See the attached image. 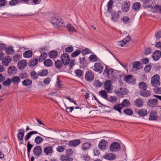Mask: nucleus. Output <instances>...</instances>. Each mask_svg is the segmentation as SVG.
Segmentation results:
<instances>
[{
    "mask_svg": "<svg viewBox=\"0 0 161 161\" xmlns=\"http://www.w3.org/2000/svg\"><path fill=\"white\" fill-rule=\"evenodd\" d=\"M52 23L55 28L64 26L63 21L60 17L53 18L52 20Z\"/></svg>",
    "mask_w": 161,
    "mask_h": 161,
    "instance_id": "1",
    "label": "nucleus"
},
{
    "mask_svg": "<svg viewBox=\"0 0 161 161\" xmlns=\"http://www.w3.org/2000/svg\"><path fill=\"white\" fill-rule=\"evenodd\" d=\"M160 77L158 75L156 74L154 75L151 79V83L152 85L155 87L158 86L160 85L159 81Z\"/></svg>",
    "mask_w": 161,
    "mask_h": 161,
    "instance_id": "2",
    "label": "nucleus"
},
{
    "mask_svg": "<svg viewBox=\"0 0 161 161\" xmlns=\"http://www.w3.org/2000/svg\"><path fill=\"white\" fill-rule=\"evenodd\" d=\"M61 58L64 65L66 66L69 64L70 58L68 54L66 53H64L61 55Z\"/></svg>",
    "mask_w": 161,
    "mask_h": 161,
    "instance_id": "3",
    "label": "nucleus"
},
{
    "mask_svg": "<svg viewBox=\"0 0 161 161\" xmlns=\"http://www.w3.org/2000/svg\"><path fill=\"white\" fill-rule=\"evenodd\" d=\"M120 149V145L118 142H113L110 145V150L112 152L118 151Z\"/></svg>",
    "mask_w": 161,
    "mask_h": 161,
    "instance_id": "4",
    "label": "nucleus"
},
{
    "mask_svg": "<svg viewBox=\"0 0 161 161\" xmlns=\"http://www.w3.org/2000/svg\"><path fill=\"white\" fill-rule=\"evenodd\" d=\"M93 70L95 71L98 72L99 73H102L103 70V64L99 62L95 63L94 65V68Z\"/></svg>",
    "mask_w": 161,
    "mask_h": 161,
    "instance_id": "5",
    "label": "nucleus"
},
{
    "mask_svg": "<svg viewBox=\"0 0 161 161\" xmlns=\"http://www.w3.org/2000/svg\"><path fill=\"white\" fill-rule=\"evenodd\" d=\"M94 73L90 70L87 71L85 76L86 80L89 82L92 81L94 79Z\"/></svg>",
    "mask_w": 161,
    "mask_h": 161,
    "instance_id": "6",
    "label": "nucleus"
},
{
    "mask_svg": "<svg viewBox=\"0 0 161 161\" xmlns=\"http://www.w3.org/2000/svg\"><path fill=\"white\" fill-rule=\"evenodd\" d=\"M121 13L119 11H114L111 14V20L114 22H118L119 18V13Z\"/></svg>",
    "mask_w": 161,
    "mask_h": 161,
    "instance_id": "7",
    "label": "nucleus"
},
{
    "mask_svg": "<svg viewBox=\"0 0 161 161\" xmlns=\"http://www.w3.org/2000/svg\"><path fill=\"white\" fill-rule=\"evenodd\" d=\"M107 144L108 142L107 141L102 140L98 144V147L101 150L106 149L107 148Z\"/></svg>",
    "mask_w": 161,
    "mask_h": 161,
    "instance_id": "8",
    "label": "nucleus"
},
{
    "mask_svg": "<svg viewBox=\"0 0 161 161\" xmlns=\"http://www.w3.org/2000/svg\"><path fill=\"white\" fill-rule=\"evenodd\" d=\"M33 152L36 156H39L42 154V149L40 146H37L34 147Z\"/></svg>",
    "mask_w": 161,
    "mask_h": 161,
    "instance_id": "9",
    "label": "nucleus"
},
{
    "mask_svg": "<svg viewBox=\"0 0 161 161\" xmlns=\"http://www.w3.org/2000/svg\"><path fill=\"white\" fill-rule=\"evenodd\" d=\"M158 118V114L157 112L154 110H152L151 111L149 118L150 121H155Z\"/></svg>",
    "mask_w": 161,
    "mask_h": 161,
    "instance_id": "10",
    "label": "nucleus"
},
{
    "mask_svg": "<svg viewBox=\"0 0 161 161\" xmlns=\"http://www.w3.org/2000/svg\"><path fill=\"white\" fill-rule=\"evenodd\" d=\"M105 89L106 90L107 92L109 93H111L112 91V88L111 87V83L110 80H107L104 83Z\"/></svg>",
    "mask_w": 161,
    "mask_h": 161,
    "instance_id": "11",
    "label": "nucleus"
},
{
    "mask_svg": "<svg viewBox=\"0 0 161 161\" xmlns=\"http://www.w3.org/2000/svg\"><path fill=\"white\" fill-rule=\"evenodd\" d=\"M103 158L108 160H113L115 159L116 156L112 153H107L103 155Z\"/></svg>",
    "mask_w": 161,
    "mask_h": 161,
    "instance_id": "12",
    "label": "nucleus"
},
{
    "mask_svg": "<svg viewBox=\"0 0 161 161\" xmlns=\"http://www.w3.org/2000/svg\"><path fill=\"white\" fill-rule=\"evenodd\" d=\"M18 131L19 133L17 134V139L19 141H22L24 136L25 130L22 129H19Z\"/></svg>",
    "mask_w": 161,
    "mask_h": 161,
    "instance_id": "13",
    "label": "nucleus"
},
{
    "mask_svg": "<svg viewBox=\"0 0 161 161\" xmlns=\"http://www.w3.org/2000/svg\"><path fill=\"white\" fill-rule=\"evenodd\" d=\"M80 139H76L69 142L68 145L70 147H76L80 143Z\"/></svg>",
    "mask_w": 161,
    "mask_h": 161,
    "instance_id": "14",
    "label": "nucleus"
},
{
    "mask_svg": "<svg viewBox=\"0 0 161 161\" xmlns=\"http://www.w3.org/2000/svg\"><path fill=\"white\" fill-rule=\"evenodd\" d=\"M124 80L126 82L132 84H134L135 82V79L131 75H126L124 79Z\"/></svg>",
    "mask_w": 161,
    "mask_h": 161,
    "instance_id": "15",
    "label": "nucleus"
},
{
    "mask_svg": "<svg viewBox=\"0 0 161 161\" xmlns=\"http://www.w3.org/2000/svg\"><path fill=\"white\" fill-rule=\"evenodd\" d=\"M161 52L159 50L156 51L153 53V59L155 61L158 60L160 58Z\"/></svg>",
    "mask_w": 161,
    "mask_h": 161,
    "instance_id": "16",
    "label": "nucleus"
},
{
    "mask_svg": "<svg viewBox=\"0 0 161 161\" xmlns=\"http://www.w3.org/2000/svg\"><path fill=\"white\" fill-rule=\"evenodd\" d=\"M36 134L39 133L36 131H31L27 133L25 137L24 140L25 142H27L31 138L32 135Z\"/></svg>",
    "mask_w": 161,
    "mask_h": 161,
    "instance_id": "17",
    "label": "nucleus"
},
{
    "mask_svg": "<svg viewBox=\"0 0 161 161\" xmlns=\"http://www.w3.org/2000/svg\"><path fill=\"white\" fill-rule=\"evenodd\" d=\"M27 65V63L25 60H22L19 61L18 63V66L19 68L20 69H23Z\"/></svg>",
    "mask_w": 161,
    "mask_h": 161,
    "instance_id": "18",
    "label": "nucleus"
},
{
    "mask_svg": "<svg viewBox=\"0 0 161 161\" xmlns=\"http://www.w3.org/2000/svg\"><path fill=\"white\" fill-rule=\"evenodd\" d=\"M44 153L46 155H49L53 152V147L47 146L44 149Z\"/></svg>",
    "mask_w": 161,
    "mask_h": 161,
    "instance_id": "19",
    "label": "nucleus"
},
{
    "mask_svg": "<svg viewBox=\"0 0 161 161\" xmlns=\"http://www.w3.org/2000/svg\"><path fill=\"white\" fill-rule=\"evenodd\" d=\"M158 100L157 99H150L148 101V104L151 107H154L158 104Z\"/></svg>",
    "mask_w": 161,
    "mask_h": 161,
    "instance_id": "20",
    "label": "nucleus"
},
{
    "mask_svg": "<svg viewBox=\"0 0 161 161\" xmlns=\"http://www.w3.org/2000/svg\"><path fill=\"white\" fill-rule=\"evenodd\" d=\"M141 6V5L139 2H135L132 5V10L133 11H138Z\"/></svg>",
    "mask_w": 161,
    "mask_h": 161,
    "instance_id": "21",
    "label": "nucleus"
},
{
    "mask_svg": "<svg viewBox=\"0 0 161 161\" xmlns=\"http://www.w3.org/2000/svg\"><path fill=\"white\" fill-rule=\"evenodd\" d=\"M140 94L142 96L145 97H148L151 94L150 92L146 89L141 90L140 92Z\"/></svg>",
    "mask_w": 161,
    "mask_h": 161,
    "instance_id": "22",
    "label": "nucleus"
},
{
    "mask_svg": "<svg viewBox=\"0 0 161 161\" xmlns=\"http://www.w3.org/2000/svg\"><path fill=\"white\" fill-rule=\"evenodd\" d=\"M130 3L128 2H124V5L122 7V10L124 12H128L130 9Z\"/></svg>",
    "mask_w": 161,
    "mask_h": 161,
    "instance_id": "23",
    "label": "nucleus"
},
{
    "mask_svg": "<svg viewBox=\"0 0 161 161\" xmlns=\"http://www.w3.org/2000/svg\"><path fill=\"white\" fill-rule=\"evenodd\" d=\"M38 62L37 58H33L31 59L29 62V65L30 67H33L36 65Z\"/></svg>",
    "mask_w": 161,
    "mask_h": 161,
    "instance_id": "24",
    "label": "nucleus"
},
{
    "mask_svg": "<svg viewBox=\"0 0 161 161\" xmlns=\"http://www.w3.org/2000/svg\"><path fill=\"white\" fill-rule=\"evenodd\" d=\"M137 113L140 116L144 117L147 114V112L146 109H143L139 110Z\"/></svg>",
    "mask_w": 161,
    "mask_h": 161,
    "instance_id": "25",
    "label": "nucleus"
},
{
    "mask_svg": "<svg viewBox=\"0 0 161 161\" xmlns=\"http://www.w3.org/2000/svg\"><path fill=\"white\" fill-rule=\"evenodd\" d=\"M17 72V69L14 66L9 67L8 69V73L10 75H14Z\"/></svg>",
    "mask_w": 161,
    "mask_h": 161,
    "instance_id": "26",
    "label": "nucleus"
},
{
    "mask_svg": "<svg viewBox=\"0 0 161 161\" xmlns=\"http://www.w3.org/2000/svg\"><path fill=\"white\" fill-rule=\"evenodd\" d=\"M66 27L68 30V31L70 33H73L76 31V30L75 28L69 23L67 24Z\"/></svg>",
    "mask_w": 161,
    "mask_h": 161,
    "instance_id": "27",
    "label": "nucleus"
},
{
    "mask_svg": "<svg viewBox=\"0 0 161 161\" xmlns=\"http://www.w3.org/2000/svg\"><path fill=\"white\" fill-rule=\"evenodd\" d=\"M91 147V144L88 142L84 143L82 146V149L83 151L88 150Z\"/></svg>",
    "mask_w": 161,
    "mask_h": 161,
    "instance_id": "28",
    "label": "nucleus"
},
{
    "mask_svg": "<svg viewBox=\"0 0 161 161\" xmlns=\"http://www.w3.org/2000/svg\"><path fill=\"white\" fill-rule=\"evenodd\" d=\"M44 64L45 66L50 67L53 65V62L50 59H47L44 60Z\"/></svg>",
    "mask_w": 161,
    "mask_h": 161,
    "instance_id": "29",
    "label": "nucleus"
},
{
    "mask_svg": "<svg viewBox=\"0 0 161 161\" xmlns=\"http://www.w3.org/2000/svg\"><path fill=\"white\" fill-rule=\"evenodd\" d=\"M48 55L50 58H55L57 56L58 52L55 50L51 51L49 53Z\"/></svg>",
    "mask_w": 161,
    "mask_h": 161,
    "instance_id": "30",
    "label": "nucleus"
},
{
    "mask_svg": "<svg viewBox=\"0 0 161 161\" xmlns=\"http://www.w3.org/2000/svg\"><path fill=\"white\" fill-rule=\"evenodd\" d=\"M23 55L24 58H31L32 56V52L31 50H27L23 53Z\"/></svg>",
    "mask_w": 161,
    "mask_h": 161,
    "instance_id": "31",
    "label": "nucleus"
},
{
    "mask_svg": "<svg viewBox=\"0 0 161 161\" xmlns=\"http://www.w3.org/2000/svg\"><path fill=\"white\" fill-rule=\"evenodd\" d=\"M63 64L62 61L60 60H58L55 61V65L57 69H59L62 68Z\"/></svg>",
    "mask_w": 161,
    "mask_h": 161,
    "instance_id": "32",
    "label": "nucleus"
},
{
    "mask_svg": "<svg viewBox=\"0 0 161 161\" xmlns=\"http://www.w3.org/2000/svg\"><path fill=\"white\" fill-rule=\"evenodd\" d=\"M22 85L25 86H27L31 85L32 84V80L30 79H27L22 81Z\"/></svg>",
    "mask_w": 161,
    "mask_h": 161,
    "instance_id": "33",
    "label": "nucleus"
},
{
    "mask_svg": "<svg viewBox=\"0 0 161 161\" xmlns=\"http://www.w3.org/2000/svg\"><path fill=\"white\" fill-rule=\"evenodd\" d=\"M12 82L14 84L18 85L20 81V79L19 77L18 76H14L12 79Z\"/></svg>",
    "mask_w": 161,
    "mask_h": 161,
    "instance_id": "34",
    "label": "nucleus"
},
{
    "mask_svg": "<svg viewBox=\"0 0 161 161\" xmlns=\"http://www.w3.org/2000/svg\"><path fill=\"white\" fill-rule=\"evenodd\" d=\"M113 5V1L112 0H109L108 3V11L111 13L112 10V7Z\"/></svg>",
    "mask_w": 161,
    "mask_h": 161,
    "instance_id": "35",
    "label": "nucleus"
},
{
    "mask_svg": "<svg viewBox=\"0 0 161 161\" xmlns=\"http://www.w3.org/2000/svg\"><path fill=\"white\" fill-rule=\"evenodd\" d=\"M122 108L123 107L122 106L121 104H118L115 105L113 108L114 109L117 111L120 114L122 113L121 110Z\"/></svg>",
    "mask_w": 161,
    "mask_h": 161,
    "instance_id": "36",
    "label": "nucleus"
},
{
    "mask_svg": "<svg viewBox=\"0 0 161 161\" xmlns=\"http://www.w3.org/2000/svg\"><path fill=\"white\" fill-rule=\"evenodd\" d=\"M143 101L140 99H137L135 102V105L138 107H142L143 105Z\"/></svg>",
    "mask_w": 161,
    "mask_h": 161,
    "instance_id": "37",
    "label": "nucleus"
},
{
    "mask_svg": "<svg viewBox=\"0 0 161 161\" xmlns=\"http://www.w3.org/2000/svg\"><path fill=\"white\" fill-rule=\"evenodd\" d=\"M44 140L43 139L39 136H36L34 142L37 145L42 143Z\"/></svg>",
    "mask_w": 161,
    "mask_h": 161,
    "instance_id": "38",
    "label": "nucleus"
},
{
    "mask_svg": "<svg viewBox=\"0 0 161 161\" xmlns=\"http://www.w3.org/2000/svg\"><path fill=\"white\" fill-rule=\"evenodd\" d=\"M141 64L139 62H135L133 63L132 67L136 69H141Z\"/></svg>",
    "mask_w": 161,
    "mask_h": 161,
    "instance_id": "39",
    "label": "nucleus"
},
{
    "mask_svg": "<svg viewBox=\"0 0 161 161\" xmlns=\"http://www.w3.org/2000/svg\"><path fill=\"white\" fill-rule=\"evenodd\" d=\"M99 95L101 97L104 99H106L108 97L107 93L104 90H102L99 92Z\"/></svg>",
    "mask_w": 161,
    "mask_h": 161,
    "instance_id": "40",
    "label": "nucleus"
},
{
    "mask_svg": "<svg viewBox=\"0 0 161 161\" xmlns=\"http://www.w3.org/2000/svg\"><path fill=\"white\" fill-rule=\"evenodd\" d=\"M47 56V54L45 52L42 53L39 58V61L40 62L43 61Z\"/></svg>",
    "mask_w": 161,
    "mask_h": 161,
    "instance_id": "41",
    "label": "nucleus"
},
{
    "mask_svg": "<svg viewBox=\"0 0 161 161\" xmlns=\"http://www.w3.org/2000/svg\"><path fill=\"white\" fill-rule=\"evenodd\" d=\"M104 72H106V75L107 76H109L111 75L112 74L113 72V70L110 68L108 69V66H106Z\"/></svg>",
    "mask_w": 161,
    "mask_h": 161,
    "instance_id": "42",
    "label": "nucleus"
},
{
    "mask_svg": "<svg viewBox=\"0 0 161 161\" xmlns=\"http://www.w3.org/2000/svg\"><path fill=\"white\" fill-rule=\"evenodd\" d=\"M31 76L32 78L35 80L38 78V76H39V73H37L34 71H32L31 72Z\"/></svg>",
    "mask_w": 161,
    "mask_h": 161,
    "instance_id": "43",
    "label": "nucleus"
},
{
    "mask_svg": "<svg viewBox=\"0 0 161 161\" xmlns=\"http://www.w3.org/2000/svg\"><path fill=\"white\" fill-rule=\"evenodd\" d=\"M89 59L90 61L92 62H96L97 60V56L96 55L93 54L90 55L89 57Z\"/></svg>",
    "mask_w": 161,
    "mask_h": 161,
    "instance_id": "44",
    "label": "nucleus"
},
{
    "mask_svg": "<svg viewBox=\"0 0 161 161\" xmlns=\"http://www.w3.org/2000/svg\"><path fill=\"white\" fill-rule=\"evenodd\" d=\"M119 93L122 95H125L127 93V90L125 88H120L119 90Z\"/></svg>",
    "mask_w": 161,
    "mask_h": 161,
    "instance_id": "45",
    "label": "nucleus"
},
{
    "mask_svg": "<svg viewBox=\"0 0 161 161\" xmlns=\"http://www.w3.org/2000/svg\"><path fill=\"white\" fill-rule=\"evenodd\" d=\"M61 159L62 161H71L73 159L72 158H69L68 156L63 155L61 157Z\"/></svg>",
    "mask_w": 161,
    "mask_h": 161,
    "instance_id": "46",
    "label": "nucleus"
},
{
    "mask_svg": "<svg viewBox=\"0 0 161 161\" xmlns=\"http://www.w3.org/2000/svg\"><path fill=\"white\" fill-rule=\"evenodd\" d=\"M139 87L142 90L146 89L147 86L146 84L143 82H142L140 83L139 84Z\"/></svg>",
    "mask_w": 161,
    "mask_h": 161,
    "instance_id": "47",
    "label": "nucleus"
},
{
    "mask_svg": "<svg viewBox=\"0 0 161 161\" xmlns=\"http://www.w3.org/2000/svg\"><path fill=\"white\" fill-rule=\"evenodd\" d=\"M39 76H45L47 75L48 74V71L47 69L42 70L41 71L38 72Z\"/></svg>",
    "mask_w": 161,
    "mask_h": 161,
    "instance_id": "48",
    "label": "nucleus"
},
{
    "mask_svg": "<svg viewBox=\"0 0 161 161\" xmlns=\"http://www.w3.org/2000/svg\"><path fill=\"white\" fill-rule=\"evenodd\" d=\"M66 149V146L64 145L62 146H58L56 148V150L57 152L59 153H62Z\"/></svg>",
    "mask_w": 161,
    "mask_h": 161,
    "instance_id": "49",
    "label": "nucleus"
},
{
    "mask_svg": "<svg viewBox=\"0 0 161 161\" xmlns=\"http://www.w3.org/2000/svg\"><path fill=\"white\" fill-rule=\"evenodd\" d=\"M11 79L8 78V79H7L6 80H5L3 81V85L6 86H8L11 84Z\"/></svg>",
    "mask_w": 161,
    "mask_h": 161,
    "instance_id": "50",
    "label": "nucleus"
},
{
    "mask_svg": "<svg viewBox=\"0 0 161 161\" xmlns=\"http://www.w3.org/2000/svg\"><path fill=\"white\" fill-rule=\"evenodd\" d=\"M30 142L28 141L27 143V153L29 157L30 156V153L31 149L33 147V145L30 143Z\"/></svg>",
    "mask_w": 161,
    "mask_h": 161,
    "instance_id": "51",
    "label": "nucleus"
},
{
    "mask_svg": "<svg viewBox=\"0 0 161 161\" xmlns=\"http://www.w3.org/2000/svg\"><path fill=\"white\" fill-rule=\"evenodd\" d=\"M19 3V1L18 0H11L9 1V4L11 6H14L16 5Z\"/></svg>",
    "mask_w": 161,
    "mask_h": 161,
    "instance_id": "52",
    "label": "nucleus"
},
{
    "mask_svg": "<svg viewBox=\"0 0 161 161\" xmlns=\"http://www.w3.org/2000/svg\"><path fill=\"white\" fill-rule=\"evenodd\" d=\"M81 53L80 50H77L73 52L71 55V56L72 58L75 57L79 55Z\"/></svg>",
    "mask_w": 161,
    "mask_h": 161,
    "instance_id": "53",
    "label": "nucleus"
},
{
    "mask_svg": "<svg viewBox=\"0 0 161 161\" xmlns=\"http://www.w3.org/2000/svg\"><path fill=\"white\" fill-rule=\"evenodd\" d=\"M6 53L8 54H11L14 52V50L12 47H9L6 49Z\"/></svg>",
    "mask_w": 161,
    "mask_h": 161,
    "instance_id": "54",
    "label": "nucleus"
},
{
    "mask_svg": "<svg viewBox=\"0 0 161 161\" xmlns=\"http://www.w3.org/2000/svg\"><path fill=\"white\" fill-rule=\"evenodd\" d=\"M75 73L76 74V75L78 77H81L83 75V72L80 69L75 70Z\"/></svg>",
    "mask_w": 161,
    "mask_h": 161,
    "instance_id": "55",
    "label": "nucleus"
},
{
    "mask_svg": "<svg viewBox=\"0 0 161 161\" xmlns=\"http://www.w3.org/2000/svg\"><path fill=\"white\" fill-rule=\"evenodd\" d=\"M124 112L125 114L127 115H131L133 113V111L130 109H126L124 110Z\"/></svg>",
    "mask_w": 161,
    "mask_h": 161,
    "instance_id": "56",
    "label": "nucleus"
},
{
    "mask_svg": "<svg viewBox=\"0 0 161 161\" xmlns=\"http://www.w3.org/2000/svg\"><path fill=\"white\" fill-rule=\"evenodd\" d=\"M74 50V48L72 46H69L65 48V51L67 53L72 52Z\"/></svg>",
    "mask_w": 161,
    "mask_h": 161,
    "instance_id": "57",
    "label": "nucleus"
},
{
    "mask_svg": "<svg viewBox=\"0 0 161 161\" xmlns=\"http://www.w3.org/2000/svg\"><path fill=\"white\" fill-rule=\"evenodd\" d=\"M94 86L97 87H100L102 86V83L98 80H96L94 82Z\"/></svg>",
    "mask_w": 161,
    "mask_h": 161,
    "instance_id": "58",
    "label": "nucleus"
},
{
    "mask_svg": "<svg viewBox=\"0 0 161 161\" xmlns=\"http://www.w3.org/2000/svg\"><path fill=\"white\" fill-rule=\"evenodd\" d=\"M129 102L128 100L124 99L121 103V105L122 106H127L129 105Z\"/></svg>",
    "mask_w": 161,
    "mask_h": 161,
    "instance_id": "59",
    "label": "nucleus"
},
{
    "mask_svg": "<svg viewBox=\"0 0 161 161\" xmlns=\"http://www.w3.org/2000/svg\"><path fill=\"white\" fill-rule=\"evenodd\" d=\"M154 92L156 93L159 94H161V87H155L153 89Z\"/></svg>",
    "mask_w": 161,
    "mask_h": 161,
    "instance_id": "60",
    "label": "nucleus"
},
{
    "mask_svg": "<svg viewBox=\"0 0 161 161\" xmlns=\"http://www.w3.org/2000/svg\"><path fill=\"white\" fill-rule=\"evenodd\" d=\"M73 153V150L71 149H68L66 151V153L68 156H71Z\"/></svg>",
    "mask_w": 161,
    "mask_h": 161,
    "instance_id": "61",
    "label": "nucleus"
},
{
    "mask_svg": "<svg viewBox=\"0 0 161 161\" xmlns=\"http://www.w3.org/2000/svg\"><path fill=\"white\" fill-rule=\"evenodd\" d=\"M117 44L119 46L123 47L126 44V42H124V40H122V41L118 42Z\"/></svg>",
    "mask_w": 161,
    "mask_h": 161,
    "instance_id": "62",
    "label": "nucleus"
},
{
    "mask_svg": "<svg viewBox=\"0 0 161 161\" xmlns=\"http://www.w3.org/2000/svg\"><path fill=\"white\" fill-rule=\"evenodd\" d=\"M122 20L125 22V23L127 24L129 22L130 19L129 17L127 16L124 17L122 19Z\"/></svg>",
    "mask_w": 161,
    "mask_h": 161,
    "instance_id": "63",
    "label": "nucleus"
},
{
    "mask_svg": "<svg viewBox=\"0 0 161 161\" xmlns=\"http://www.w3.org/2000/svg\"><path fill=\"white\" fill-rule=\"evenodd\" d=\"M80 63L82 65H85L86 64V60L85 57L81 58L80 57V60L79 61Z\"/></svg>",
    "mask_w": 161,
    "mask_h": 161,
    "instance_id": "64",
    "label": "nucleus"
}]
</instances>
